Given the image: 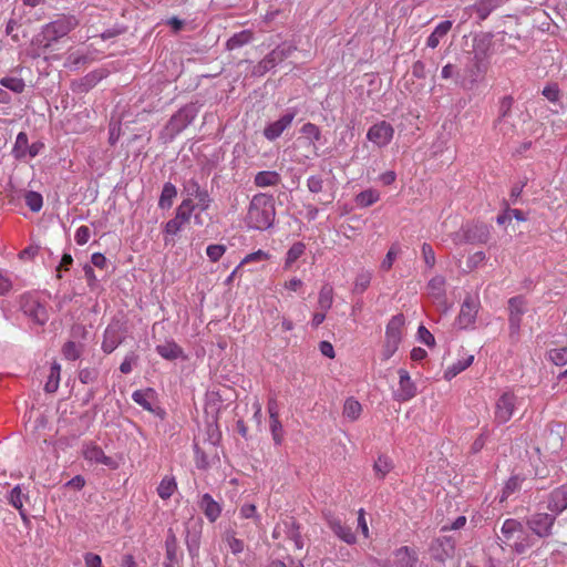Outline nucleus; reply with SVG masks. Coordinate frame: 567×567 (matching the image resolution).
I'll list each match as a JSON object with an SVG mask.
<instances>
[{"label":"nucleus","instance_id":"9b49d317","mask_svg":"<svg viewBox=\"0 0 567 567\" xmlns=\"http://www.w3.org/2000/svg\"><path fill=\"white\" fill-rule=\"evenodd\" d=\"M517 396L511 392H504L495 403V423L497 425L507 423L516 409Z\"/></svg>","mask_w":567,"mask_h":567},{"label":"nucleus","instance_id":"20e7f679","mask_svg":"<svg viewBox=\"0 0 567 567\" xmlns=\"http://www.w3.org/2000/svg\"><path fill=\"white\" fill-rule=\"evenodd\" d=\"M488 44L484 41L475 42L473 58L465 68L467 81L474 85L481 81L488 70Z\"/></svg>","mask_w":567,"mask_h":567},{"label":"nucleus","instance_id":"c85d7f7f","mask_svg":"<svg viewBox=\"0 0 567 567\" xmlns=\"http://www.w3.org/2000/svg\"><path fill=\"white\" fill-rule=\"evenodd\" d=\"M451 28L452 21L444 20L440 22L435 27L434 31L429 35L426 40V45L431 49H435L440 44L441 39H443L449 33Z\"/></svg>","mask_w":567,"mask_h":567},{"label":"nucleus","instance_id":"423d86ee","mask_svg":"<svg viewBox=\"0 0 567 567\" xmlns=\"http://www.w3.org/2000/svg\"><path fill=\"white\" fill-rule=\"evenodd\" d=\"M196 206L190 198H185L176 208L175 217L169 219L164 227V233L169 236L177 235L189 221Z\"/></svg>","mask_w":567,"mask_h":567},{"label":"nucleus","instance_id":"774afa93","mask_svg":"<svg viewBox=\"0 0 567 567\" xmlns=\"http://www.w3.org/2000/svg\"><path fill=\"white\" fill-rule=\"evenodd\" d=\"M90 237L91 230L87 226H80L74 234V240L80 246L85 245L90 240Z\"/></svg>","mask_w":567,"mask_h":567},{"label":"nucleus","instance_id":"58836bf2","mask_svg":"<svg viewBox=\"0 0 567 567\" xmlns=\"http://www.w3.org/2000/svg\"><path fill=\"white\" fill-rule=\"evenodd\" d=\"M333 303V288L329 284L321 287L318 297V307L322 311H328Z\"/></svg>","mask_w":567,"mask_h":567},{"label":"nucleus","instance_id":"4be33fe9","mask_svg":"<svg viewBox=\"0 0 567 567\" xmlns=\"http://www.w3.org/2000/svg\"><path fill=\"white\" fill-rule=\"evenodd\" d=\"M489 227L484 224H476L464 229V239L471 244H485L489 239Z\"/></svg>","mask_w":567,"mask_h":567},{"label":"nucleus","instance_id":"69168bd1","mask_svg":"<svg viewBox=\"0 0 567 567\" xmlns=\"http://www.w3.org/2000/svg\"><path fill=\"white\" fill-rule=\"evenodd\" d=\"M421 250H422V257H423L425 265L427 266V268L432 269L436 262L435 252H434L432 246L427 243H424L422 245Z\"/></svg>","mask_w":567,"mask_h":567},{"label":"nucleus","instance_id":"473e14b6","mask_svg":"<svg viewBox=\"0 0 567 567\" xmlns=\"http://www.w3.org/2000/svg\"><path fill=\"white\" fill-rule=\"evenodd\" d=\"M362 412L361 403L354 398H348L343 404V416L350 422L357 421Z\"/></svg>","mask_w":567,"mask_h":567},{"label":"nucleus","instance_id":"f3484780","mask_svg":"<svg viewBox=\"0 0 567 567\" xmlns=\"http://www.w3.org/2000/svg\"><path fill=\"white\" fill-rule=\"evenodd\" d=\"M327 524L333 534L342 542L353 545L357 542V537L352 532L351 527L347 526L343 520L334 515L326 516Z\"/></svg>","mask_w":567,"mask_h":567},{"label":"nucleus","instance_id":"f03ea898","mask_svg":"<svg viewBox=\"0 0 567 567\" xmlns=\"http://www.w3.org/2000/svg\"><path fill=\"white\" fill-rule=\"evenodd\" d=\"M501 534L498 536L501 544L509 547L516 554H524L534 545L533 538L525 532L524 525L517 519H505Z\"/></svg>","mask_w":567,"mask_h":567},{"label":"nucleus","instance_id":"bf43d9fd","mask_svg":"<svg viewBox=\"0 0 567 567\" xmlns=\"http://www.w3.org/2000/svg\"><path fill=\"white\" fill-rule=\"evenodd\" d=\"M269 254L265 250H257V251H254V252H250L248 255L245 256V258L240 261V264L238 265V267H241L246 264H249V262H259V261H265V260H268L269 259Z\"/></svg>","mask_w":567,"mask_h":567},{"label":"nucleus","instance_id":"0eeeda50","mask_svg":"<svg viewBox=\"0 0 567 567\" xmlns=\"http://www.w3.org/2000/svg\"><path fill=\"white\" fill-rule=\"evenodd\" d=\"M526 307L527 302L522 296H516L508 300L509 337L515 341L518 339L520 332L522 319L526 312Z\"/></svg>","mask_w":567,"mask_h":567},{"label":"nucleus","instance_id":"680f3d73","mask_svg":"<svg viewBox=\"0 0 567 567\" xmlns=\"http://www.w3.org/2000/svg\"><path fill=\"white\" fill-rule=\"evenodd\" d=\"M202 189L203 188L200 187L198 181L195 178L186 181L183 185L184 193L187 195V198H190L192 200L199 194Z\"/></svg>","mask_w":567,"mask_h":567},{"label":"nucleus","instance_id":"f704fd0d","mask_svg":"<svg viewBox=\"0 0 567 567\" xmlns=\"http://www.w3.org/2000/svg\"><path fill=\"white\" fill-rule=\"evenodd\" d=\"M372 280V272L368 269L360 270L354 279L352 292L353 293H363L370 286Z\"/></svg>","mask_w":567,"mask_h":567},{"label":"nucleus","instance_id":"a19ab883","mask_svg":"<svg viewBox=\"0 0 567 567\" xmlns=\"http://www.w3.org/2000/svg\"><path fill=\"white\" fill-rule=\"evenodd\" d=\"M60 374H61V365L58 362H54L51 365L50 374H49L48 381L44 385L45 392L54 393L59 389Z\"/></svg>","mask_w":567,"mask_h":567},{"label":"nucleus","instance_id":"39448f33","mask_svg":"<svg viewBox=\"0 0 567 567\" xmlns=\"http://www.w3.org/2000/svg\"><path fill=\"white\" fill-rule=\"evenodd\" d=\"M557 515L549 512H536L526 517V526L529 530L539 538H548L554 532Z\"/></svg>","mask_w":567,"mask_h":567},{"label":"nucleus","instance_id":"72a5a7b5","mask_svg":"<svg viewBox=\"0 0 567 567\" xmlns=\"http://www.w3.org/2000/svg\"><path fill=\"white\" fill-rule=\"evenodd\" d=\"M297 50L296 45L284 42L276 47L268 55L272 59L276 65L287 58H289Z\"/></svg>","mask_w":567,"mask_h":567},{"label":"nucleus","instance_id":"4c0bfd02","mask_svg":"<svg viewBox=\"0 0 567 567\" xmlns=\"http://www.w3.org/2000/svg\"><path fill=\"white\" fill-rule=\"evenodd\" d=\"M177 195V189L172 183H165L159 196L158 206L162 209L171 208Z\"/></svg>","mask_w":567,"mask_h":567},{"label":"nucleus","instance_id":"1a4fd4ad","mask_svg":"<svg viewBox=\"0 0 567 567\" xmlns=\"http://www.w3.org/2000/svg\"><path fill=\"white\" fill-rule=\"evenodd\" d=\"M20 308L24 316L39 326L45 324L49 320L47 308L32 296H23Z\"/></svg>","mask_w":567,"mask_h":567},{"label":"nucleus","instance_id":"37998d69","mask_svg":"<svg viewBox=\"0 0 567 567\" xmlns=\"http://www.w3.org/2000/svg\"><path fill=\"white\" fill-rule=\"evenodd\" d=\"M28 146L29 140L27 133L20 132L17 135L16 143L12 148L13 156L18 159L27 157Z\"/></svg>","mask_w":567,"mask_h":567},{"label":"nucleus","instance_id":"a211bd4d","mask_svg":"<svg viewBox=\"0 0 567 567\" xmlns=\"http://www.w3.org/2000/svg\"><path fill=\"white\" fill-rule=\"evenodd\" d=\"M547 509L557 516L567 509V482L547 495Z\"/></svg>","mask_w":567,"mask_h":567},{"label":"nucleus","instance_id":"4468645a","mask_svg":"<svg viewBox=\"0 0 567 567\" xmlns=\"http://www.w3.org/2000/svg\"><path fill=\"white\" fill-rule=\"evenodd\" d=\"M427 295L433 300V302L442 310L446 311L449 309L447 299H446V280L443 276L436 275L434 276L426 286Z\"/></svg>","mask_w":567,"mask_h":567},{"label":"nucleus","instance_id":"6ab92c4d","mask_svg":"<svg viewBox=\"0 0 567 567\" xmlns=\"http://www.w3.org/2000/svg\"><path fill=\"white\" fill-rule=\"evenodd\" d=\"M295 116H296V112L289 111L286 114H284L279 120H277L272 123H269L264 128V136L268 141L277 140L284 133V131L291 125Z\"/></svg>","mask_w":567,"mask_h":567},{"label":"nucleus","instance_id":"49530a36","mask_svg":"<svg viewBox=\"0 0 567 567\" xmlns=\"http://www.w3.org/2000/svg\"><path fill=\"white\" fill-rule=\"evenodd\" d=\"M473 360L474 355H467L466 358L458 360L457 362L447 368V370L445 371V378L452 379L456 377L458 373L467 369L473 363Z\"/></svg>","mask_w":567,"mask_h":567},{"label":"nucleus","instance_id":"f8f14e48","mask_svg":"<svg viewBox=\"0 0 567 567\" xmlns=\"http://www.w3.org/2000/svg\"><path fill=\"white\" fill-rule=\"evenodd\" d=\"M394 135V127L386 121L373 124L367 132V138L378 147L388 146Z\"/></svg>","mask_w":567,"mask_h":567},{"label":"nucleus","instance_id":"aec40b11","mask_svg":"<svg viewBox=\"0 0 567 567\" xmlns=\"http://www.w3.org/2000/svg\"><path fill=\"white\" fill-rule=\"evenodd\" d=\"M198 506L210 523H215L220 517L223 506L209 493L200 496Z\"/></svg>","mask_w":567,"mask_h":567},{"label":"nucleus","instance_id":"6e6552de","mask_svg":"<svg viewBox=\"0 0 567 567\" xmlns=\"http://www.w3.org/2000/svg\"><path fill=\"white\" fill-rule=\"evenodd\" d=\"M82 456L90 464L104 465L110 470H116L120 462L112 456H107L101 446L94 442H86L82 445Z\"/></svg>","mask_w":567,"mask_h":567},{"label":"nucleus","instance_id":"2eb2a0df","mask_svg":"<svg viewBox=\"0 0 567 567\" xmlns=\"http://www.w3.org/2000/svg\"><path fill=\"white\" fill-rule=\"evenodd\" d=\"M480 308V301L477 298H474L472 296H467L462 306L460 313L457 316V324L462 329H466L474 324L476 320V316Z\"/></svg>","mask_w":567,"mask_h":567},{"label":"nucleus","instance_id":"79ce46f5","mask_svg":"<svg viewBox=\"0 0 567 567\" xmlns=\"http://www.w3.org/2000/svg\"><path fill=\"white\" fill-rule=\"evenodd\" d=\"M393 468V462L389 456L380 455L373 464L374 473L383 480Z\"/></svg>","mask_w":567,"mask_h":567},{"label":"nucleus","instance_id":"13d9d810","mask_svg":"<svg viewBox=\"0 0 567 567\" xmlns=\"http://www.w3.org/2000/svg\"><path fill=\"white\" fill-rule=\"evenodd\" d=\"M522 481L523 480L519 476H512V477H509L508 481L506 482L504 488H503L502 499L507 498L511 494H513L514 492L519 489L520 485H522Z\"/></svg>","mask_w":567,"mask_h":567},{"label":"nucleus","instance_id":"4d7b16f0","mask_svg":"<svg viewBox=\"0 0 567 567\" xmlns=\"http://www.w3.org/2000/svg\"><path fill=\"white\" fill-rule=\"evenodd\" d=\"M301 133L310 140L311 143L317 142L321 137L320 128L313 123H306L301 127Z\"/></svg>","mask_w":567,"mask_h":567},{"label":"nucleus","instance_id":"603ef678","mask_svg":"<svg viewBox=\"0 0 567 567\" xmlns=\"http://www.w3.org/2000/svg\"><path fill=\"white\" fill-rule=\"evenodd\" d=\"M25 205L31 212H39L43 206L42 195L38 192L30 190L24 196Z\"/></svg>","mask_w":567,"mask_h":567},{"label":"nucleus","instance_id":"de8ad7c7","mask_svg":"<svg viewBox=\"0 0 567 567\" xmlns=\"http://www.w3.org/2000/svg\"><path fill=\"white\" fill-rule=\"evenodd\" d=\"M400 252H401L400 245L398 243L392 244L380 265L381 269L383 271H389L392 268V266H393L396 257L400 255Z\"/></svg>","mask_w":567,"mask_h":567},{"label":"nucleus","instance_id":"ddd939ff","mask_svg":"<svg viewBox=\"0 0 567 567\" xmlns=\"http://www.w3.org/2000/svg\"><path fill=\"white\" fill-rule=\"evenodd\" d=\"M281 534H285L297 549L303 548L305 543L299 530V525L295 518L288 517L275 527L272 533L274 538H279Z\"/></svg>","mask_w":567,"mask_h":567},{"label":"nucleus","instance_id":"c03bdc74","mask_svg":"<svg viewBox=\"0 0 567 567\" xmlns=\"http://www.w3.org/2000/svg\"><path fill=\"white\" fill-rule=\"evenodd\" d=\"M380 198L378 190L365 189L355 196V203L360 207H369L377 203Z\"/></svg>","mask_w":567,"mask_h":567},{"label":"nucleus","instance_id":"7ed1b4c3","mask_svg":"<svg viewBox=\"0 0 567 567\" xmlns=\"http://www.w3.org/2000/svg\"><path fill=\"white\" fill-rule=\"evenodd\" d=\"M79 25V20L72 14H62L54 21L47 23L41 33L35 38V42L43 48H49L53 42L69 34Z\"/></svg>","mask_w":567,"mask_h":567},{"label":"nucleus","instance_id":"a18cd8bd","mask_svg":"<svg viewBox=\"0 0 567 567\" xmlns=\"http://www.w3.org/2000/svg\"><path fill=\"white\" fill-rule=\"evenodd\" d=\"M27 499V495L22 493L20 485L14 486L9 494V503L17 508L21 516L24 517L23 505Z\"/></svg>","mask_w":567,"mask_h":567},{"label":"nucleus","instance_id":"338daca9","mask_svg":"<svg viewBox=\"0 0 567 567\" xmlns=\"http://www.w3.org/2000/svg\"><path fill=\"white\" fill-rule=\"evenodd\" d=\"M239 515L243 518H254L256 524L260 523V516L257 514V508L254 504H244L239 508Z\"/></svg>","mask_w":567,"mask_h":567},{"label":"nucleus","instance_id":"5701e85b","mask_svg":"<svg viewBox=\"0 0 567 567\" xmlns=\"http://www.w3.org/2000/svg\"><path fill=\"white\" fill-rule=\"evenodd\" d=\"M433 556L435 559L443 561L446 557H450L454 554L455 544L450 537H440L437 538L432 547Z\"/></svg>","mask_w":567,"mask_h":567},{"label":"nucleus","instance_id":"dca6fc26","mask_svg":"<svg viewBox=\"0 0 567 567\" xmlns=\"http://www.w3.org/2000/svg\"><path fill=\"white\" fill-rule=\"evenodd\" d=\"M399 373V388L394 392V399L400 402H406L412 400L417 394V388L414 381L411 379L410 373L400 369Z\"/></svg>","mask_w":567,"mask_h":567},{"label":"nucleus","instance_id":"6e6d98bb","mask_svg":"<svg viewBox=\"0 0 567 567\" xmlns=\"http://www.w3.org/2000/svg\"><path fill=\"white\" fill-rule=\"evenodd\" d=\"M166 547V560L169 561H177V540L176 536L172 530H169V534L165 542Z\"/></svg>","mask_w":567,"mask_h":567},{"label":"nucleus","instance_id":"2f4dec72","mask_svg":"<svg viewBox=\"0 0 567 567\" xmlns=\"http://www.w3.org/2000/svg\"><path fill=\"white\" fill-rule=\"evenodd\" d=\"M506 0H478L474 8L480 19H486L492 11L501 7Z\"/></svg>","mask_w":567,"mask_h":567},{"label":"nucleus","instance_id":"052dcab7","mask_svg":"<svg viewBox=\"0 0 567 567\" xmlns=\"http://www.w3.org/2000/svg\"><path fill=\"white\" fill-rule=\"evenodd\" d=\"M226 252V246L225 245H209L206 248V255L209 258L210 261L217 262Z\"/></svg>","mask_w":567,"mask_h":567},{"label":"nucleus","instance_id":"0e129e2a","mask_svg":"<svg viewBox=\"0 0 567 567\" xmlns=\"http://www.w3.org/2000/svg\"><path fill=\"white\" fill-rule=\"evenodd\" d=\"M97 377H99V371H97V369H94V368H84V369L80 370V372H79V380L83 384H90V383L95 382Z\"/></svg>","mask_w":567,"mask_h":567},{"label":"nucleus","instance_id":"c9c22d12","mask_svg":"<svg viewBox=\"0 0 567 567\" xmlns=\"http://www.w3.org/2000/svg\"><path fill=\"white\" fill-rule=\"evenodd\" d=\"M177 489L174 476H164L157 486V494L162 499H168Z\"/></svg>","mask_w":567,"mask_h":567},{"label":"nucleus","instance_id":"9d476101","mask_svg":"<svg viewBox=\"0 0 567 567\" xmlns=\"http://www.w3.org/2000/svg\"><path fill=\"white\" fill-rule=\"evenodd\" d=\"M195 118L193 107L185 106L179 109L168 121L164 131L169 138H174L184 131Z\"/></svg>","mask_w":567,"mask_h":567},{"label":"nucleus","instance_id":"3c124183","mask_svg":"<svg viewBox=\"0 0 567 567\" xmlns=\"http://www.w3.org/2000/svg\"><path fill=\"white\" fill-rule=\"evenodd\" d=\"M269 419H270L269 427H270L274 443L276 445H281V443L284 441V429H282V424L279 420V416L269 417Z\"/></svg>","mask_w":567,"mask_h":567},{"label":"nucleus","instance_id":"ea45409f","mask_svg":"<svg viewBox=\"0 0 567 567\" xmlns=\"http://www.w3.org/2000/svg\"><path fill=\"white\" fill-rule=\"evenodd\" d=\"M306 251V245L301 241L295 243L287 251L285 258V269H290Z\"/></svg>","mask_w":567,"mask_h":567},{"label":"nucleus","instance_id":"393cba45","mask_svg":"<svg viewBox=\"0 0 567 567\" xmlns=\"http://www.w3.org/2000/svg\"><path fill=\"white\" fill-rule=\"evenodd\" d=\"M156 352L165 360H176L185 358L184 350L174 340H167L162 344H157Z\"/></svg>","mask_w":567,"mask_h":567},{"label":"nucleus","instance_id":"f257e3e1","mask_svg":"<svg viewBox=\"0 0 567 567\" xmlns=\"http://www.w3.org/2000/svg\"><path fill=\"white\" fill-rule=\"evenodd\" d=\"M276 218L275 200L271 195L257 194L252 197L246 216V225L256 230L269 229Z\"/></svg>","mask_w":567,"mask_h":567},{"label":"nucleus","instance_id":"cd10ccee","mask_svg":"<svg viewBox=\"0 0 567 567\" xmlns=\"http://www.w3.org/2000/svg\"><path fill=\"white\" fill-rule=\"evenodd\" d=\"M417 563V555L408 546L400 547L394 551L395 567H414Z\"/></svg>","mask_w":567,"mask_h":567},{"label":"nucleus","instance_id":"a878e982","mask_svg":"<svg viewBox=\"0 0 567 567\" xmlns=\"http://www.w3.org/2000/svg\"><path fill=\"white\" fill-rule=\"evenodd\" d=\"M156 398V392L152 388H147L145 390H136L132 393V400L142 406L144 410L154 412V401Z\"/></svg>","mask_w":567,"mask_h":567},{"label":"nucleus","instance_id":"b1692460","mask_svg":"<svg viewBox=\"0 0 567 567\" xmlns=\"http://www.w3.org/2000/svg\"><path fill=\"white\" fill-rule=\"evenodd\" d=\"M123 342V337L120 334L117 328L115 326H109L103 334L102 341V350L110 354L112 353L121 343Z\"/></svg>","mask_w":567,"mask_h":567},{"label":"nucleus","instance_id":"c756f323","mask_svg":"<svg viewBox=\"0 0 567 567\" xmlns=\"http://www.w3.org/2000/svg\"><path fill=\"white\" fill-rule=\"evenodd\" d=\"M254 39V33L251 30H243L240 32L235 33L230 37L226 42V48L228 50L239 49L248 43H250Z\"/></svg>","mask_w":567,"mask_h":567},{"label":"nucleus","instance_id":"7c9ffc66","mask_svg":"<svg viewBox=\"0 0 567 567\" xmlns=\"http://www.w3.org/2000/svg\"><path fill=\"white\" fill-rule=\"evenodd\" d=\"M281 177L275 171H262L256 174L255 185L258 187L276 186L280 183Z\"/></svg>","mask_w":567,"mask_h":567},{"label":"nucleus","instance_id":"412c9836","mask_svg":"<svg viewBox=\"0 0 567 567\" xmlns=\"http://www.w3.org/2000/svg\"><path fill=\"white\" fill-rule=\"evenodd\" d=\"M405 318L402 313L393 316L385 327V340L401 343Z\"/></svg>","mask_w":567,"mask_h":567},{"label":"nucleus","instance_id":"09e8293b","mask_svg":"<svg viewBox=\"0 0 567 567\" xmlns=\"http://www.w3.org/2000/svg\"><path fill=\"white\" fill-rule=\"evenodd\" d=\"M547 359L555 365L563 367L567 364V346L561 348L550 349L547 352Z\"/></svg>","mask_w":567,"mask_h":567},{"label":"nucleus","instance_id":"e433bc0d","mask_svg":"<svg viewBox=\"0 0 567 567\" xmlns=\"http://www.w3.org/2000/svg\"><path fill=\"white\" fill-rule=\"evenodd\" d=\"M223 540L234 555H239L245 549L244 540L237 538L234 530H226L223 535Z\"/></svg>","mask_w":567,"mask_h":567},{"label":"nucleus","instance_id":"e2e57ef3","mask_svg":"<svg viewBox=\"0 0 567 567\" xmlns=\"http://www.w3.org/2000/svg\"><path fill=\"white\" fill-rule=\"evenodd\" d=\"M138 355L135 352H130L125 355L124 360L120 365V371L123 374H128L133 370V365L137 363Z\"/></svg>","mask_w":567,"mask_h":567},{"label":"nucleus","instance_id":"5fc2aeb1","mask_svg":"<svg viewBox=\"0 0 567 567\" xmlns=\"http://www.w3.org/2000/svg\"><path fill=\"white\" fill-rule=\"evenodd\" d=\"M62 353L66 360H78L82 353L81 346L74 341H68L62 347Z\"/></svg>","mask_w":567,"mask_h":567},{"label":"nucleus","instance_id":"8fccbe9b","mask_svg":"<svg viewBox=\"0 0 567 567\" xmlns=\"http://www.w3.org/2000/svg\"><path fill=\"white\" fill-rule=\"evenodd\" d=\"M0 84L14 93H21L25 87L24 81L21 78L17 76L2 78L0 80Z\"/></svg>","mask_w":567,"mask_h":567},{"label":"nucleus","instance_id":"bb28decb","mask_svg":"<svg viewBox=\"0 0 567 567\" xmlns=\"http://www.w3.org/2000/svg\"><path fill=\"white\" fill-rule=\"evenodd\" d=\"M514 104V99L511 95H506L501 99L499 101V107H498V117L496 120V127L503 132L504 134L507 133V123L506 117L511 114L512 107Z\"/></svg>","mask_w":567,"mask_h":567},{"label":"nucleus","instance_id":"864d4df0","mask_svg":"<svg viewBox=\"0 0 567 567\" xmlns=\"http://www.w3.org/2000/svg\"><path fill=\"white\" fill-rule=\"evenodd\" d=\"M276 66V63L267 54L261 61H259L252 69L251 74L254 76H262Z\"/></svg>","mask_w":567,"mask_h":567}]
</instances>
